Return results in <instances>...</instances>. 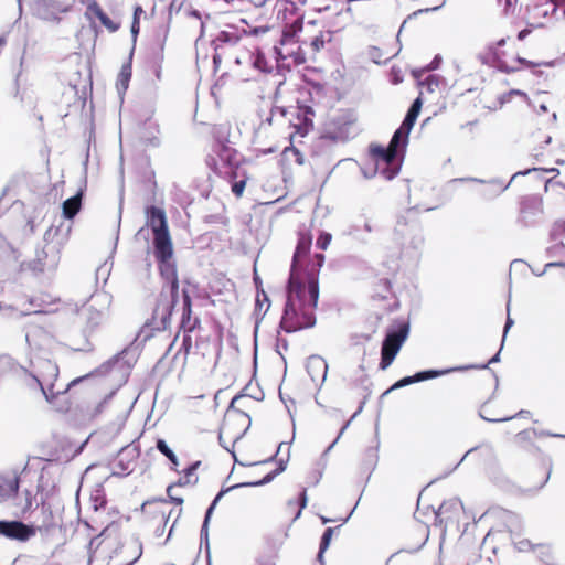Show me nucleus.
Listing matches in <instances>:
<instances>
[{"instance_id": "nucleus-1", "label": "nucleus", "mask_w": 565, "mask_h": 565, "mask_svg": "<svg viewBox=\"0 0 565 565\" xmlns=\"http://www.w3.org/2000/svg\"><path fill=\"white\" fill-rule=\"evenodd\" d=\"M297 245L291 258L289 277L285 282V333L313 328L319 300V273L324 255L310 254L312 235L303 225L297 231Z\"/></svg>"}, {"instance_id": "nucleus-2", "label": "nucleus", "mask_w": 565, "mask_h": 565, "mask_svg": "<svg viewBox=\"0 0 565 565\" xmlns=\"http://www.w3.org/2000/svg\"><path fill=\"white\" fill-rule=\"evenodd\" d=\"M409 134L411 131L401 125L394 131L387 147L371 143L369 146V160L372 168H360L355 160L344 159L338 162L328 177L341 169L349 172L360 169L363 177H374L376 174L381 177H397L404 162Z\"/></svg>"}, {"instance_id": "nucleus-3", "label": "nucleus", "mask_w": 565, "mask_h": 565, "mask_svg": "<svg viewBox=\"0 0 565 565\" xmlns=\"http://www.w3.org/2000/svg\"><path fill=\"white\" fill-rule=\"evenodd\" d=\"M154 257L159 264L161 278L164 280L158 303L153 309L150 326L153 330L163 331L168 329L171 321L173 308L179 299V279L174 262L172 260L173 246L164 254L153 248Z\"/></svg>"}, {"instance_id": "nucleus-4", "label": "nucleus", "mask_w": 565, "mask_h": 565, "mask_svg": "<svg viewBox=\"0 0 565 565\" xmlns=\"http://www.w3.org/2000/svg\"><path fill=\"white\" fill-rule=\"evenodd\" d=\"M408 191L409 203H413L412 211L423 209L433 211L449 200L456 191L457 181L466 179H449L439 184V179H403Z\"/></svg>"}, {"instance_id": "nucleus-5", "label": "nucleus", "mask_w": 565, "mask_h": 565, "mask_svg": "<svg viewBox=\"0 0 565 565\" xmlns=\"http://www.w3.org/2000/svg\"><path fill=\"white\" fill-rule=\"evenodd\" d=\"M32 370H28L25 385L31 391H39L49 403H53L57 395L67 392V390L78 383L82 379H75L65 388L55 390V381L58 377V366L55 362L38 358L31 361Z\"/></svg>"}, {"instance_id": "nucleus-6", "label": "nucleus", "mask_w": 565, "mask_h": 565, "mask_svg": "<svg viewBox=\"0 0 565 565\" xmlns=\"http://www.w3.org/2000/svg\"><path fill=\"white\" fill-rule=\"evenodd\" d=\"M228 124L215 126L213 135L216 140V156H209L206 164L217 177H238L241 157L237 151L230 146Z\"/></svg>"}, {"instance_id": "nucleus-7", "label": "nucleus", "mask_w": 565, "mask_h": 565, "mask_svg": "<svg viewBox=\"0 0 565 565\" xmlns=\"http://www.w3.org/2000/svg\"><path fill=\"white\" fill-rule=\"evenodd\" d=\"M394 242L401 246L405 255L418 260L422 256L425 236L424 228L415 211L408 209L397 216L393 232Z\"/></svg>"}, {"instance_id": "nucleus-8", "label": "nucleus", "mask_w": 565, "mask_h": 565, "mask_svg": "<svg viewBox=\"0 0 565 565\" xmlns=\"http://www.w3.org/2000/svg\"><path fill=\"white\" fill-rule=\"evenodd\" d=\"M263 550L256 565H276L282 546V523L279 512L266 513L262 520Z\"/></svg>"}, {"instance_id": "nucleus-9", "label": "nucleus", "mask_w": 565, "mask_h": 565, "mask_svg": "<svg viewBox=\"0 0 565 565\" xmlns=\"http://www.w3.org/2000/svg\"><path fill=\"white\" fill-rule=\"evenodd\" d=\"M147 225L153 233V248L167 253L172 244L167 215L163 209L150 205L146 207Z\"/></svg>"}, {"instance_id": "nucleus-10", "label": "nucleus", "mask_w": 565, "mask_h": 565, "mask_svg": "<svg viewBox=\"0 0 565 565\" xmlns=\"http://www.w3.org/2000/svg\"><path fill=\"white\" fill-rule=\"evenodd\" d=\"M18 2L20 10L25 2L36 17L45 21H60V14L70 9V3L65 0H18Z\"/></svg>"}, {"instance_id": "nucleus-11", "label": "nucleus", "mask_w": 565, "mask_h": 565, "mask_svg": "<svg viewBox=\"0 0 565 565\" xmlns=\"http://www.w3.org/2000/svg\"><path fill=\"white\" fill-rule=\"evenodd\" d=\"M60 259V247L57 244L47 243L42 249L36 250L35 258L29 264V268L36 273L54 270Z\"/></svg>"}, {"instance_id": "nucleus-12", "label": "nucleus", "mask_w": 565, "mask_h": 565, "mask_svg": "<svg viewBox=\"0 0 565 565\" xmlns=\"http://www.w3.org/2000/svg\"><path fill=\"white\" fill-rule=\"evenodd\" d=\"M409 333V320L403 317L395 318L386 328L382 343L401 350L404 343L407 341Z\"/></svg>"}, {"instance_id": "nucleus-13", "label": "nucleus", "mask_w": 565, "mask_h": 565, "mask_svg": "<svg viewBox=\"0 0 565 565\" xmlns=\"http://www.w3.org/2000/svg\"><path fill=\"white\" fill-rule=\"evenodd\" d=\"M520 216L518 223L524 227L535 224V217L543 213L542 196L539 194L524 195L520 202Z\"/></svg>"}, {"instance_id": "nucleus-14", "label": "nucleus", "mask_w": 565, "mask_h": 565, "mask_svg": "<svg viewBox=\"0 0 565 565\" xmlns=\"http://www.w3.org/2000/svg\"><path fill=\"white\" fill-rule=\"evenodd\" d=\"M33 535H35V529L32 525L23 523L22 521H0V536L25 542Z\"/></svg>"}, {"instance_id": "nucleus-15", "label": "nucleus", "mask_w": 565, "mask_h": 565, "mask_svg": "<svg viewBox=\"0 0 565 565\" xmlns=\"http://www.w3.org/2000/svg\"><path fill=\"white\" fill-rule=\"evenodd\" d=\"M81 315L84 317L85 320V327L83 329L85 343L84 345L78 347L75 350L88 351L90 349L88 337L92 335L95 332V330L103 323L105 315L103 311L96 310L93 307L85 308Z\"/></svg>"}, {"instance_id": "nucleus-16", "label": "nucleus", "mask_w": 565, "mask_h": 565, "mask_svg": "<svg viewBox=\"0 0 565 565\" xmlns=\"http://www.w3.org/2000/svg\"><path fill=\"white\" fill-rule=\"evenodd\" d=\"M479 183V189L476 191L481 194L486 200H492L508 190L514 179L505 184L501 182V179H469Z\"/></svg>"}, {"instance_id": "nucleus-17", "label": "nucleus", "mask_w": 565, "mask_h": 565, "mask_svg": "<svg viewBox=\"0 0 565 565\" xmlns=\"http://www.w3.org/2000/svg\"><path fill=\"white\" fill-rule=\"evenodd\" d=\"M276 462H277V468L267 472L262 479L256 480V481H247V482L234 484L225 490L220 491L207 509H212V512H213L217 502L223 497V494L232 489L243 488V487H260V486L271 482L282 471V459H276Z\"/></svg>"}, {"instance_id": "nucleus-18", "label": "nucleus", "mask_w": 565, "mask_h": 565, "mask_svg": "<svg viewBox=\"0 0 565 565\" xmlns=\"http://www.w3.org/2000/svg\"><path fill=\"white\" fill-rule=\"evenodd\" d=\"M479 451L480 457L483 460V463L486 468L493 469L497 468L499 465L498 456L495 454L494 447L490 443H482L481 445L471 447L468 449L465 455L461 457L459 462L454 467V469H457L465 460L466 458L476 452Z\"/></svg>"}, {"instance_id": "nucleus-19", "label": "nucleus", "mask_w": 565, "mask_h": 565, "mask_svg": "<svg viewBox=\"0 0 565 565\" xmlns=\"http://www.w3.org/2000/svg\"><path fill=\"white\" fill-rule=\"evenodd\" d=\"M77 184V191L75 194L66 199L62 204V213L65 218L72 220L79 212L82 207L83 194L86 190V179H79Z\"/></svg>"}, {"instance_id": "nucleus-20", "label": "nucleus", "mask_w": 565, "mask_h": 565, "mask_svg": "<svg viewBox=\"0 0 565 565\" xmlns=\"http://www.w3.org/2000/svg\"><path fill=\"white\" fill-rule=\"evenodd\" d=\"M7 375L13 376L25 385L28 369L20 365L12 356L3 354L0 355V379Z\"/></svg>"}, {"instance_id": "nucleus-21", "label": "nucleus", "mask_w": 565, "mask_h": 565, "mask_svg": "<svg viewBox=\"0 0 565 565\" xmlns=\"http://www.w3.org/2000/svg\"><path fill=\"white\" fill-rule=\"evenodd\" d=\"M306 369L313 383L323 384L328 374V364L323 358L320 355L309 356Z\"/></svg>"}, {"instance_id": "nucleus-22", "label": "nucleus", "mask_w": 565, "mask_h": 565, "mask_svg": "<svg viewBox=\"0 0 565 565\" xmlns=\"http://www.w3.org/2000/svg\"><path fill=\"white\" fill-rule=\"evenodd\" d=\"M273 51L275 65L267 60L263 52H257L254 60V66L264 73H271L275 67L277 74H280L282 71V65L280 63V60L282 58V50L280 46L274 45Z\"/></svg>"}, {"instance_id": "nucleus-23", "label": "nucleus", "mask_w": 565, "mask_h": 565, "mask_svg": "<svg viewBox=\"0 0 565 565\" xmlns=\"http://www.w3.org/2000/svg\"><path fill=\"white\" fill-rule=\"evenodd\" d=\"M20 479L14 472L12 476L0 475V499L6 501L19 491Z\"/></svg>"}, {"instance_id": "nucleus-24", "label": "nucleus", "mask_w": 565, "mask_h": 565, "mask_svg": "<svg viewBox=\"0 0 565 565\" xmlns=\"http://www.w3.org/2000/svg\"><path fill=\"white\" fill-rule=\"evenodd\" d=\"M242 39L241 33L235 28L222 30L216 38L212 41L215 51H218L223 45H236Z\"/></svg>"}, {"instance_id": "nucleus-25", "label": "nucleus", "mask_w": 565, "mask_h": 565, "mask_svg": "<svg viewBox=\"0 0 565 565\" xmlns=\"http://www.w3.org/2000/svg\"><path fill=\"white\" fill-rule=\"evenodd\" d=\"M281 86H282V82H279L277 84L275 95H274V106L271 107L269 115L260 122L259 128L256 131L257 138L263 132H266L267 127L271 126L274 117H276V116L282 117V106L277 105Z\"/></svg>"}, {"instance_id": "nucleus-26", "label": "nucleus", "mask_w": 565, "mask_h": 565, "mask_svg": "<svg viewBox=\"0 0 565 565\" xmlns=\"http://www.w3.org/2000/svg\"><path fill=\"white\" fill-rule=\"evenodd\" d=\"M87 14L94 15L97 18L100 23L109 31V32H116L119 29V23L114 22L107 14L104 12V10L100 8V6L97 2L89 3L87 6Z\"/></svg>"}, {"instance_id": "nucleus-27", "label": "nucleus", "mask_w": 565, "mask_h": 565, "mask_svg": "<svg viewBox=\"0 0 565 565\" xmlns=\"http://www.w3.org/2000/svg\"><path fill=\"white\" fill-rule=\"evenodd\" d=\"M379 462V444L376 446H371L366 448L362 463L361 470L363 472H367L366 482L370 480L372 472L375 470Z\"/></svg>"}, {"instance_id": "nucleus-28", "label": "nucleus", "mask_w": 565, "mask_h": 565, "mask_svg": "<svg viewBox=\"0 0 565 565\" xmlns=\"http://www.w3.org/2000/svg\"><path fill=\"white\" fill-rule=\"evenodd\" d=\"M422 106L423 99L420 96H418L412 102L411 106L408 107L407 113L401 124L408 131H412L414 125L416 124Z\"/></svg>"}, {"instance_id": "nucleus-29", "label": "nucleus", "mask_w": 565, "mask_h": 565, "mask_svg": "<svg viewBox=\"0 0 565 565\" xmlns=\"http://www.w3.org/2000/svg\"><path fill=\"white\" fill-rule=\"evenodd\" d=\"M334 129H329L327 131V137L332 140L345 141L353 135V122L344 121L343 125H338L337 121L333 122Z\"/></svg>"}, {"instance_id": "nucleus-30", "label": "nucleus", "mask_w": 565, "mask_h": 565, "mask_svg": "<svg viewBox=\"0 0 565 565\" xmlns=\"http://www.w3.org/2000/svg\"><path fill=\"white\" fill-rule=\"evenodd\" d=\"M449 374V367L445 369H425L415 372L412 374L413 383H420L429 380H435L437 377L448 375Z\"/></svg>"}, {"instance_id": "nucleus-31", "label": "nucleus", "mask_w": 565, "mask_h": 565, "mask_svg": "<svg viewBox=\"0 0 565 565\" xmlns=\"http://www.w3.org/2000/svg\"><path fill=\"white\" fill-rule=\"evenodd\" d=\"M159 132V126L156 121L148 119L143 124L140 138L151 146H159V139L157 134Z\"/></svg>"}, {"instance_id": "nucleus-32", "label": "nucleus", "mask_w": 565, "mask_h": 565, "mask_svg": "<svg viewBox=\"0 0 565 565\" xmlns=\"http://www.w3.org/2000/svg\"><path fill=\"white\" fill-rule=\"evenodd\" d=\"M399 349L386 345L384 343L381 344V359L379 363V369L381 371H385L388 369L394 360L396 359L397 354L399 353Z\"/></svg>"}, {"instance_id": "nucleus-33", "label": "nucleus", "mask_w": 565, "mask_h": 565, "mask_svg": "<svg viewBox=\"0 0 565 565\" xmlns=\"http://www.w3.org/2000/svg\"><path fill=\"white\" fill-rule=\"evenodd\" d=\"M14 497V505L19 509V514L24 516L32 510L33 495L30 490H24L21 494L19 492Z\"/></svg>"}, {"instance_id": "nucleus-34", "label": "nucleus", "mask_w": 565, "mask_h": 565, "mask_svg": "<svg viewBox=\"0 0 565 565\" xmlns=\"http://www.w3.org/2000/svg\"><path fill=\"white\" fill-rule=\"evenodd\" d=\"M458 507H460L461 509H463V503L461 502V500L459 498H454V499H450V500H447V501H444L437 510H434V514H435V524L437 525L438 523H441L443 520H441V514L443 513H446L448 511H451V510H456Z\"/></svg>"}, {"instance_id": "nucleus-35", "label": "nucleus", "mask_w": 565, "mask_h": 565, "mask_svg": "<svg viewBox=\"0 0 565 565\" xmlns=\"http://www.w3.org/2000/svg\"><path fill=\"white\" fill-rule=\"evenodd\" d=\"M364 405H365V401H363L361 403V405H359L358 409L353 413V415L351 416V418L344 423V425L341 427L338 436L335 437V439L324 449V451L322 452L321 455V460H323L328 454H330V451L333 449V447L338 444L339 439L341 438V436L343 435V433L348 429V427L350 426L351 422L353 419H355V417L362 413L363 408H364Z\"/></svg>"}, {"instance_id": "nucleus-36", "label": "nucleus", "mask_w": 565, "mask_h": 565, "mask_svg": "<svg viewBox=\"0 0 565 565\" xmlns=\"http://www.w3.org/2000/svg\"><path fill=\"white\" fill-rule=\"evenodd\" d=\"M130 78H131V63L128 62L122 65L120 72L118 74L116 86H117L119 94L125 93L127 90V88L129 86Z\"/></svg>"}, {"instance_id": "nucleus-37", "label": "nucleus", "mask_w": 565, "mask_h": 565, "mask_svg": "<svg viewBox=\"0 0 565 565\" xmlns=\"http://www.w3.org/2000/svg\"><path fill=\"white\" fill-rule=\"evenodd\" d=\"M212 515V509H207L205 512L204 521L200 531L201 544H205L207 565H211L210 559V545H209V523Z\"/></svg>"}, {"instance_id": "nucleus-38", "label": "nucleus", "mask_w": 565, "mask_h": 565, "mask_svg": "<svg viewBox=\"0 0 565 565\" xmlns=\"http://www.w3.org/2000/svg\"><path fill=\"white\" fill-rule=\"evenodd\" d=\"M501 53L494 47L493 44H489L487 46V51L484 53L479 54V60L484 65L495 66L500 61Z\"/></svg>"}, {"instance_id": "nucleus-39", "label": "nucleus", "mask_w": 565, "mask_h": 565, "mask_svg": "<svg viewBox=\"0 0 565 565\" xmlns=\"http://www.w3.org/2000/svg\"><path fill=\"white\" fill-rule=\"evenodd\" d=\"M156 448L159 452L166 456L172 465V469H175L179 466V459L173 450L168 446L164 439H157Z\"/></svg>"}, {"instance_id": "nucleus-40", "label": "nucleus", "mask_w": 565, "mask_h": 565, "mask_svg": "<svg viewBox=\"0 0 565 565\" xmlns=\"http://www.w3.org/2000/svg\"><path fill=\"white\" fill-rule=\"evenodd\" d=\"M182 299H183V307H182L181 326L183 328H186L188 323L191 320V315H192V301H191L189 291L186 289L182 290Z\"/></svg>"}, {"instance_id": "nucleus-41", "label": "nucleus", "mask_w": 565, "mask_h": 565, "mask_svg": "<svg viewBox=\"0 0 565 565\" xmlns=\"http://www.w3.org/2000/svg\"><path fill=\"white\" fill-rule=\"evenodd\" d=\"M307 503H308L307 489L302 488L301 491L299 492V498L297 501H294V500L288 501V507H297L298 508L291 522H295L297 519L300 518L302 510L307 507Z\"/></svg>"}, {"instance_id": "nucleus-42", "label": "nucleus", "mask_w": 565, "mask_h": 565, "mask_svg": "<svg viewBox=\"0 0 565 565\" xmlns=\"http://www.w3.org/2000/svg\"><path fill=\"white\" fill-rule=\"evenodd\" d=\"M302 26H303V19L301 17L296 18L291 22L290 26L285 22V43L288 40L294 39L298 32L302 31Z\"/></svg>"}, {"instance_id": "nucleus-43", "label": "nucleus", "mask_w": 565, "mask_h": 565, "mask_svg": "<svg viewBox=\"0 0 565 565\" xmlns=\"http://www.w3.org/2000/svg\"><path fill=\"white\" fill-rule=\"evenodd\" d=\"M531 415V412L530 411H526V409H521L516 414L512 415V416H507V417H502V418H488L486 416H483L481 413H479V416L486 420V422H489V423H504V422H509L513 418H527L529 416Z\"/></svg>"}, {"instance_id": "nucleus-44", "label": "nucleus", "mask_w": 565, "mask_h": 565, "mask_svg": "<svg viewBox=\"0 0 565 565\" xmlns=\"http://www.w3.org/2000/svg\"><path fill=\"white\" fill-rule=\"evenodd\" d=\"M339 529H340V525L335 526V527L324 529V531L320 537V543H319V547H321L322 552L328 551V548L330 547L331 541H332V536H333L334 532Z\"/></svg>"}, {"instance_id": "nucleus-45", "label": "nucleus", "mask_w": 565, "mask_h": 565, "mask_svg": "<svg viewBox=\"0 0 565 565\" xmlns=\"http://www.w3.org/2000/svg\"><path fill=\"white\" fill-rule=\"evenodd\" d=\"M531 172H545V173H556L555 177H557L559 174V171L558 169L556 168H526L524 170H518L515 172H513L510 177H526L527 174H530Z\"/></svg>"}, {"instance_id": "nucleus-46", "label": "nucleus", "mask_w": 565, "mask_h": 565, "mask_svg": "<svg viewBox=\"0 0 565 565\" xmlns=\"http://www.w3.org/2000/svg\"><path fill=\"white\" fill-rule=\"evenodd\" d=\"M565 237V220H557L554 222L550 232V239L557 241Z\"/></svg>"}, {"instance_id": "nucleus-47", "label": "nucleus", "mask_w": 565, "mask_h": 565, "mask_svg": "<svg viewBox=\"0 0 565 565\" xmlns=\"http://www.w3.org/2000/svg\"><path fill=\"white\" fill-rule=\"evenodd\" d=\"M489 363H471V364H463V365H457V366H450L449 367V374L455 372H465L468 370H488Z\"/></svg>"}, {"instance_id": "nucleus-48", "label": "nucleus", "mask_w": 565, "mask_h": 565, "mask_svg": "<svg viewBox=\"0 0 565 565\" xmlns=\"http://www.w3.org/2000/svg\"><path fill=\"white\" fill-rule=\"evenodd\" d=\"M554 244L546 248V255L550 258L559 257L564 254L565 244L562 239L553 241Z\"/></svg>"}, {"instance_id": "nucleus-49", "label": "nucleus", "mask_w": 565, "mask_h": 565, "mask_svg": "<svg viewBox=\"0 0 565 565\" xmlns=\"http://www.w3.org/2000/svg\"><path fill=\"white\" fill-rule=\"evenodd\" d=\"M139 163L140 170L138 171V173L140 174V177L147 178L154 175V171L150 167V160L148 156L141 154L139 158Z\"/></svg>"}, {"instance_id": "nucleus-50", "label": "nucleus", "mask_w": 565, "mask_h": 565, "mask_svg": "<svg viewBox=\"0 0 565 565\" xmlns=\"http://www.w3.org/2000/svg\"><path fill=\"white\" fill-rule=\"evenodd\" d=\"M551 14L555 17V19H565V0H551Z\"/></svg>"}, {"instance_id": "nucleus-51", "label": "nucleus", "mask_w": 565, "mask_h": 565, "mask_svg": "<svg viewBox=\"0 0 565 565\" xmlns=\"http://www.w3.org/2000/svg\"><path fill=\"white\" fill-rule=\"evenodd\" d=\"M332 241V234L326 231H321L316 241V247L321 250H326Z\"/></svg>"}, {"instance_id": "nucleus-52", "label": "nucleus", "mask_w": 565, "mask_h": 565, "mask_svg": "<svg viewBox=\"0 0 565 565\" xmlns=\"http://www.w3.org/2000/svg\"><path fill=\"white\" fill-rule=\"evenodd\" d=\"M510 303H511V300L509 299L508 302H507V312H508V315H507V319H505L504 327H503V334H502V340H501V349H503V347H504L508 332L514 326V320L510 316Z\"/></svg>"}, {"instance_id": "nucleus-53", "label": "nucleus", "mask_w": 565, "mask_h": 565, "mask_svg": "<svg viewBox=\"0 0 565 565\" xmlns=\"http://www.w3.org/2000/svg\"><path fill=\"white\" fill-rule=\"evenodd\" d=\"M369 56L375 64H381L382 62H386L390 57L384 56L382 50L377 46H371L369 50Z\"/></svg>"}, {"instance_id": "nucleus-54", "label": "nucleus", "mask_w": 565, "mask_h": 565, "mask_svg": "<svg viewBox=\"0 0 565 565\" xmlns=\"http://www.w3.org/2000/svg\"><path fill=\"white\" fill-rule=\"evenodd\" d=\"M414 384L413 383V379L411 375H406V376H403L401 377L399 380L395 381L388 388H387V392H393L395 390H399V388H403V387H406L408 385H412Z\"/></svg>"}, {"instance_id": "nucleus-55", "label": "nucleus", "mask_w": 565, "mask_h": 565, "mask_svg": "<svg viewBox=\"0 0 565 565\" xmlns=\"http://www.w3.org/2000/svg\"><path fill=\"white\" fill-rule=\"evenodd\" d=\"M536 547L540 550L539 558L546 565H551L550 559L552 558L550 548L543 544H537Z\"/></svg>"}, {"instance_id": "nucleus-56", "label": "nucleus", "mask_w": 565, "mask_h": 565, "mask_svg": "<svg viewBox=\"0 0 565 565\" xmlns=\"http://www.w3.org/2000/svg\"><path fill=\"white\" fill-rule=\"evenodd\" d=\"M514 546L518 551L520 552H525V551H530V550H533L535 546L531 543L530 540L527 539H523V540H520L518 542H514Z\"/></svg>"}, {"instance_id": "nucleus-57", "label": "nucleus", "mask_w": 565, "mask_h": 565, "mask_svg": "<svg viewBox=\"0 0 565 565\" xmlns=\"http://www.w3.org/2000/svg\"><path fill=\"white\" fill-rule=\"evenodd\" d=\"M245 186H246V179H241L239 181H235L232 184V192L236 196H241L244 192Z\"/></svg>"}, {"instance_id": "nucleus-58", "label": "nucleus", "mask_w": 565, "mask_h": 565, "mask_svg": "<svg viewBox=\"0 0 565 565\" xmlns=\"http://www.w3.org/2000/svg\"><path fill=\"white\" fill-rule=\"evenodd\" d=\"M498 67V70L502 73H505V74H510V73H514L518 71L516 67H513V66H509L503 60L502 57L500 56V61L497 63L495 65Z\"/></svg>"}, {"instance_id": "nucleus-59", "label": "nucleus", "mask_w": 565, "mask_h": 565, "mask_svg": "<svg viewBox=\"0 0 565 565\" xmlns=\"http://www.w3.org/2000/svg\"><path fill=\"white\" fill-rule=\"evenodd\" d=\"M287 57H291L296 65H300L306 62V57H305L303 53L288 52V55H285V60Z\"/></svg>"}, {"instance_id": "nucleus-60", "label": "nucleus", "mask_w": 565, "mask_h": 565, "mask_svg": "<svg viewBox=\"0 0 565 565\" xmlns=\"http://www.w3.org/2000/svg\"><path fill=\"white\" fill-rule=\"evenodd\" d=\"M553 267H561V268H565V262L564 260H555V262H550L547 263L545 266H544V269L542 271H540V274H535V276L537 277H541L543 276L546 270L548 268H553Z\"/></svg>"}, {"instance_id": "nucleus-61", "label": "nucleus", "mask_w": 565, "mask_h": 565, "mask_svg": "<svg viewBox=\"0 0 565 565\" xmlns=\"http://www.w3.org/2000/svg\"><path fill=\"white\" fill-rule=\"evenodd\" d=\"M392 281L388 278H382L379 280V288L383 292H390L392 290Z\"/></svg>"}, {"instance_id": "nucleus-62", "label": "nucleus", "mask_w": 565, "mask_h": 565, "mask_svg": "<svg viewBox=\"0 0 565 565\" xmlns=\"http://www.w3.org/2000/svg\"><path fill=\"white\" fill-rule=\"evenodd\" d=\"M532 434H533V429H523L516 434V438L519 441H530Z\"/></svg>"}, {"instance_id": "nucleus-63", "label": "nucleus", "mask_w": 565, "mask_h": 565, "mask_svg": "<svg viewBox=\"0 0 565 565\" xmlns=\"http://www.w3.org/2000/svg\"><path fill=\"white\" fill-rule=\"evenodd\" d=\"M443 58L439 54L435 55L431 62L427 65V70L435 71L438 70L441 65Z\"/></svg>"}, {"instance_id": "nucleus-64", "label": "nucleus", "mask_w": 565, "mask_h": 565, "mask_svg": "<svg viewBox=\"0 0 565 565\" xmlns=\"http://www.w3.org/2000/svg\"><path fill=\"white\" fill-rule=\"evenodd\" d=\"M511 98H512V96H511V95H509V92H507V93H504V94L500 95V96L498 97V106L495 105L492 109H497L498 107H502L503 105H505V104L510 103V102H511Z\"/></svg>"}]
</instances>
